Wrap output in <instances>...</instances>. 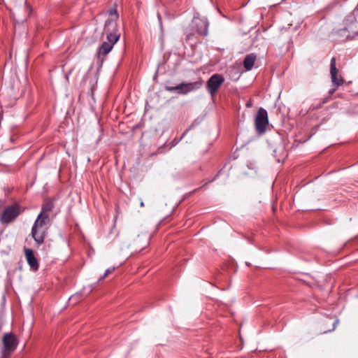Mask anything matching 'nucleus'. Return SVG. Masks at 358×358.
<instances>
[{
    "label": "nucleus",
    "instance_id": "obj_1",
    "mask_svg": "<svg viewBox=\"0 0 358 358\" xmlns=\"http://www.w3.org/2000/svg\"><path fill=\"white\" fill-rule=\"evenodd\" d=\"M103 31L106 35V41L103 42L99 48L98 57H105L113 48L120 37V32L118 29L115 20H107L105 22Z\"/></svg>",
    "mask_w": 358,
    "mask_h": 358
},
{
    "label": "nucleus",
    "instance_id": "obj_2",
    "mask_svg": "<svg viewBox=\"0 0 358 358\" xmlns=\"http://www.w3.org/2000/svg\"><path fill=\"white\" fill-rule=\"evenodd\" d=\"M208 25L209 23L206 18L195 15L189 27L184 29L185 42L196 39L197 36H207Z\"/></svg>",
    "mask_w": 358,
    "mask_h": 358
},
{
    "label": "nucleus",
    "instance_id": "obj_3",
    "mask_svg": "<svg viewBox=\"0 0 358 358\" xmlns=\"http://www.w3.org/2000/svg\"><path fill=\"white\" fill-rule=\"evenodd\" d=\"M344 27L337 31V34L344 40L353 39L358 35V22L355 11L346 16L343 21Z\"/></svg>",
    "mask_w": 358,
    "mask_h": 358
},
{
    "label": "nucleus",
    "instance_id": "obj_4",
    "mask_svg": "<svg viewBox=\"0 0 358 358\" xmlns=\"http://www.w3.org/2000/svg\"><path fill=\"white\" fill-rule=\"evenodd\" d=\"M2 342L1 358H9L18 345L17 338L13 334L6 333L3 335Z\"/></svg>",
    "mask_w": 358,
    "mask_h": 358
},
{
    "label": "nucleus",
    "instance_id": "obj_5",
    "mask_svg": "<svg viewBox=\"0 0 358 358\" xmlns=\"http://www.w3.org/2000/svg\"><path fill=\"white\" fill-rule=\"evenodd\" d=\"M202 80L200 79L196 82L181 83L176 86H165V90L168 92H176L180 94H186L192 91L196 90L202 86Z\"/></svg>",
    "mask_w": 358,
    "mask_h": 358
},
{
    "label": "nucleus",
    "instance_id": "obj_6",
    "mask_svg": "<svg viewBox=\"0 0 358 358\" xmlns=\"http://www.w3.org/2000/svg\"><path fill=\"white\" fill-rule=\"evenodd\" d=\"M268 124V117L267 111L263 108H259L255 118V127L257 133L259 135L264 134L266 132Z\"/></svg>",
    "mask_w": 358,
    "mask_h": 358
},
{
    "label": "nucleus",
    "instance_id": "obj_7",
    "mask_svg": "<svg viewBox=\"0 0 358 358\" xmlns=\"http://www.w3.org/2000/svg\"><path fill=\"white\" fill-rule=\"evenodd\" d=\"M21 213L20 206L17 203L8 206L3 210L0 221L2 224L13 222Z\"/></svg>",
    "mask_w": 358,
    "mask_h": 358
},
{
    "label": "nucleus",
    "instance_id": "obj_8",
    "mask_svg": "<svg viewBox=\"0 0 358 358\" xmlns=\"http://www.w3.org/2000/svg\"><path fill=\"white\" fill-rule=\"evenodd\" d=\"M330 76L332 84L334 87L329 91V95H332L336 92L337 87L342 85L344 83L343 78L341 76L338 77V69H336V59L334 57L331 59L330 62Z\"/></svg>",
    "mask_w": 358,
    "mask_h": 358
},
{
    "label": "nucleus",
    "instance_id": "obj_9",
    "mask_svg": "<svg viewBox=\"0 0 358 358\" xmlns=\"http://www.w3.org/2000/svg\"><path fill=\"white\" fill-rule=\"evenodd\" d=\"M224 78L220 74H213L206 83V88L209 94L213 96L223 84Z\"/></svg>",
    "mask_w": 358,
    "mask_h": 358
},
{
    "label": "nucleus",
    "instance_id": "obj_10",
    "mask_svg": "<svg viewBox=\"0 0 358 358\" xmlns=\"http://www.w3.org/2000/svg\"><path fill=\"white\" fill-rule=\"evenodd\" d=\"M48 229L34 224L31 228V235L38 246L44 243V240L48 234Z\"/></svg>",
    "mask_w": 358,
    "mask_h": 358
},
{
    "label": "nucleus",
    "instance_id": "obj_11",
    "mask_svg": "<svg viewBox=\"0 0 358 358\" xmlns=\"http://www.w3.org/2000/svg\"><path fill=\"white\" fill-rule=\"evenodd\" d=\"M24 252L26 260L30 266V268L34 271H38L39 268V264L37 259L35 257L34 251L30 248H24Z\"/></svg>",
    "mask_w": 358,
    "mask_h": 358
},
{
    "label": "nucleus",
    "instance_id": "obj_12",
    "mask_svg": "<svg viewBox=\"0 0 358 358\" xmlns=\"http://www.w3.org/2000/svg\"><path fill=\"white\" fill-rule=\"evenodd\" d=\"M257 59V55L255 53L247 55L243 60V66L247 71H250Z\"/></svg>",
    "mask_w": 358,
    "mask_h": 358
},
{
    "label": "nucleus",
    "instance_id": "obj_13",
    "mask_svg": "<svg viewBox=\"0 0 358 358\" xmlns=\"http://www.w3.org/2000/svg\"><path fill=\"white\" fill-rule=\"evenodd\" d=\"M34 224L49 229V226H50L49 215H43L41 213H39Z\"/></svg>",
    "mask_w": 358,
    "mask_h": 358
},
{
    "label": "nucleus",
    "instance_id": "obj_14",
    "mask_svg": "<svg viewBox=\"0 0 358 358\" xmlns=\"http://www.w3.org/2000/svg\"><path fill=\"white\" fill-rule=\"evenodd\" d=\"M54 208V203L52 201L48 200L44 202V203L42 205L41 210L40 213L43 215H49V213Z\"/></svg>",
    "mask_w": 358,
    "mask_h": 358
},
{
    "label": "nucleus",
    "instance_id": "obj_15",
    "mask_svg": "<svg viewBox=\"0 0 358 358\" xmlns=\"http://www.w3.org/2000/svg\"><path fill=\"white\" fill-rule=\"evenodd\" d=\"M114 270H115L114 267L109 268L106 269L105 273H103V276L100 278V280H102V279H104L105 278H106L109 274L113 273Z\"/></svg>",
    "mask_w": 358,
    "mask_h": 358
},
{
    "label": "nucleus",
    "instance_id": "obj_16",
    "mask_svg": "<svg viewBox=\"0 0 358 358\" xmlns=\"http://www.w3.org/2000/svg\"><path fill=\"white\" fill-rule=\"evenodd\" d=\"M109 14L110 15H114L115 19L118 18V15L117 14V10L115 8L110 10H109Z\"/></svg>",
    "mask_w": 358,
    "mask_h": 358
},
{
    "label": "nucleus",
    "instance_id": "obj_17",
    "mask_svg": "<svg viewBox=\"0 0 358 358\" xmlns=\"http://www.w3.org/2000/svg\"><path fill=\"white\" fill-rule=\"evenodd\" d=\"M246 106H247V107H250V106H251V103H250V102H248V103H246Z\"/></svg>",
    "mask_w": 358,
    "mask_h": 358
},
{
    "label": "nucleus",
    "instance_id": "obj_18",
    "mask_svg": "<svg viewBox=\"0 0 358 358\" xmlns=\"http://www.w3.org/2000/svg\"><path fill=\"white\" fill-rule=\"evenodd\" d=\"M141 207H143V206H144V203H143V201H141Z\"/></svg>",
    "mask_w": 358,
    "mask_h": 358
},
{
    "label": "nucleus",
    "instance_id": "obj_19",
    "mask_svg": "<svg viewBox=\"0 0 358 358\" xmlns=\"http://www.w3.org/2000/svg\"><path fill=\"white\" fill-rule=\"evenodd\" d=\"M336 323H337V321L334 322V326H335ZM334 329H335V327H333L332 330H334Z\"/></svg>",
    "mask_w": 358,
    "mask_h": 358
}]
</instances>
